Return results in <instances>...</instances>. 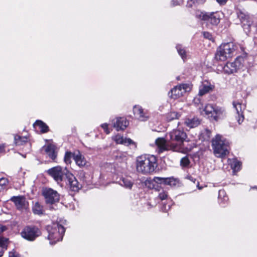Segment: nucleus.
I'll list each match as a JSON object with an SVG mask.
<instances>
[{"instance_id": "obj_1", "label": "nucleus", "mask_w": 257, "mask_h": 257, "mask_svg": "<svg viewBox=\"0 0 257 257\" xmlns=\"http://www.w3.org/2000/svg\"><path fill=\"white\" fill-rule=\"evenodd\" d=\"M187 139V135L183 130L180 128L174 129L167 134L166 139L159 138L156 140L155 143L159 152H162L168 150L177 151Z\"/></svg>"}, {"instance_id": "obj_2", "label": "nucleus", "mask_w": 257, "mask_h": 257, "mask_svg": "<svg viewBox=\"0 0 257 257\" xmlns=\"http://www.w3.org/2000/svg\"><path fill=\"white\" fill-rule=\"evenodd\" d=\"M158 166L157 159L154 155H143L137 158V171L143 174H150L155 171Z\"/></svg>"}, {"instance_id": "obj_3", "label": "nucleus", "mask_w": 257, "mask_h": 257, "mask_svg": "<svg viewBox=\"0 0 257 257\" xmlns=\"http://www.w3.org/2000/svg\"><path fill=\"white\" fill-rule=\"evenodd\" d=\"M214 154L216 157L223 158L229 153V143L222 136L217 135L212 141Z\"/></svg>"}, {"instance_id": "obj_4", "label": "nucleus", "mask_w": 257, "mask_h": 257, "mask_svg": "<svg viewBox=\"0 0 257 257\" xmlns=\"http://www.w3.org/2000/svg\"><path fill=\"white\" fill-rule=\"evenodd\" d=\"M47 230L48 232V238L51 244L61 240L65 231L64 227L57 222L48 225Z\"/></svg>"}, {"instance_id": "obj_5", "label": "nucleus", "mask_w": 257, "mask_h": 257, "mask_svg": "<svg viewBox=\"0 0 257 257\" xmlns=\"http://www.w3.org/2000/svg\"><path fill=\"white\" fill-rule=\"evenodd\" d=\"M177 183L176 179L173 177L163 178L155 177L153 179H147L145 181V185L150 189H155L160 191L159 184H164L171 186H175Z\"/></svg>"}, {"instance_id": "obj_6", "label": "nucleus", "mask_w": 257, "mask_h": 257, "mask_svg": "<svg viewBox=\"0 0 257 257\" xmlns=\"http://www.w3.org/2000/svg\"><path fill=\"white\" fill-rule=\"evenodd\" d=\"M197 18L202 21H206L212 25L216 26L220 20V13L218 12H205L197 11L196 13Z\"/></svg>"}, {"instance_id": "obj_7", "label": "nucleus", "mask_w": 257, "mask_h": 257, "mask_svg": "<svg viewBox=\"0 0 257 257\" xmlns=\"http://www.w3.org/2000/svg\"><path fill=\"white\" fill-rule=\"evenodd\" d=\"M47 172L58 183L66 181L67 175L70 173L66 168H63L59 166L49 169Z\"/></svg>"}, {"instance_id": "obj_8", "label": "nucleus", "mask_w": 257, "mask_h": 257, "mask_svg": "<svg viewBox=\"0 0 257 257\" xmlns=\"http://www.w3.org/2000/svg\"><path fill=\"white\" fill-rule=\"evenodd\" d=\"M21 236L29 241H34L40 236L41 231L37 226L34 225L26 226L21 233Z\"/></svg>"}, {"instance_id": "obj_9", "label": "nucleus", "mask_w": 257, "mask_h": 257, "mask_svg": "<svg viewBox=\"0 0 257 257\" xmlns=\"http://www.w3.org/2000/svg\"><path fill=\"white\" fill-rule=\"evenodd\" d=\"M243 61L242 57H237L233 62H227L223 68V71L228 74L237 72L243 67Z\"/></svg>"}, {"instance_id": "obj_10", "label": "nucleus", "mask_w": 257, "mask_h": 257, "mask_svg": "<svg viewBox=\"0 0 257 257\" xmlns=\"http://www.w3.org/2000/svg\"><path fill=\"white\" fill-rule=\"evenodd\" d=\"M42 194L44 196L47 204H53L59 201V194L56 191L51 188H46L44 189Z\"/></svg>"}, {"instance_id": "obj_11", "label": "nucleus", "mask_w": 257, "mask_h": 257, "mask_svg": "<svg viewBox=\"0 0 257 257\" xmlns=\"http://www.w3.org/2000/svg\"><path fill=\"white\" fill-rule=\"evenodd\" d=\"M10 200L15 204L16 208L19 210H26L29 207V202L24 196H14L11 198Z\"/></svg>"}, {"instance_id": "obj_12", "label": "nucleus", "mask_w": 257, "mask_h": 257, "mask_svg": "<svg viewBox=\"0 0 257 257\" xmlns=\"http://www.w3.org/2000/svg\"><path fill=\"white\" fill-rule=\"evenodd\" d=\"M134 114L135 117L141 121H146L149 118V115L146 110L139 105H135L133 108Z\"/></svg>"}, {"instance_id": "obj_13", "label": "nucleus", "mask_w": 257, "mask_h": 257, "mask_svg": "<svg viewBox=\"0 0 257 257\" xmlns=\"http://www.w3.org/2000/svg\"><path fill=\"white\" fill-rule=\"evenodd\" d=\"M65 181L68 182L70 188L73 191H77L81 187L75 177L70 172L67 175Z\"/></svg>"}, {"instance_id": "obj_14", "label": "nucleus", "mask_w": 257, "mask_h": 257, "mask_svg": "<svg viewBox=\"0 0 257 257\" xmlns=\"http://www.w3.org/2000/svg\"><path fill=\"white\" fill-rule=\"evenodd\" d=\"M113 126L117 131L124 130L129 124L128 121L124 117H117L112 121Z\"/></svg>"}, {"instance_id": "obj_15", "label": "nucleus", "mask_w": 257, "mask_h": 257, "mask_svg": "<svg viewBox=\"0 0 257 257\" xmlns=\"http://www.w3.org/2000/svg\"><path fill=\"white\" fill-rule=\"evenodd\" d=\"M204 111L205 113L207 115H211L215 119H217L218 114L220 113V110L216 108H215L212 104H207L202 110Z\"/></svg>"}, {"instance_id": "obj_16", "label": "nucleus", "mask_w": 257, "mask_h": 257, "mask_svg": "<svg viewBox=\"0 0 257 257\" xmlns=\"http://www.w3.org/2000/svg\"><path fill=\"white\" fill-rule=\"evenodd\" d=\"M220 46L229 58L233 55L236 49V46L232 42L225 43L221 45Z\"/></svg>"}, {"instance_id": "obj_17", "label": "nucleus", "mask_w": 257, "mask_h": 257, "mask_svg": "<svg viewBox=\"0 0 257 257\" xmlns=\"http://www.w3.org/2000/svg\"><path fill=\"white\" fill-rule=\"evenodd\" d=\"M233 105L237 114L236 116L237 121L239 124H241L244 120V116L242 114V106L240 103L235 101L233 102Z\"/></svg>"}, {"instance_id": "obj_18", "label": "nucleus", "mask_w": 257, "mask_h": 257, "mask_svg": "<svg viewBox=\"0 0 257 257\" xmlns=\"http://www.w3.org/2000/svg\"><path fill=\"white\" fill-rule=\"evenodd\" d=\"M73 159L76 165L80 168L84 167L87 164L85 157L79 152L73 154Z\"/></svg>"}, {"instance_id": "obj_19", "label": "nucleus", "mask_w": 257, "mask_h": 257, "mask_svg": "<svg viewBox=\"0 0 257 257\" xmlns=\"http://www.w3.org/2000/svg\"><path fill=\"white\" fill-rule=\"evenodd\" d=\"M180 85L174 87L169 93L170 96L173 99H177L184 94V90L182 89Z\"/></svg>"}, {"instance_id": "obj_20", "label": "nucleus", "mask_w": 257, "mask_h": 257, "mask_svg": "<svg viewBox=\"0 0 257 257\" xmlns=\"http://www.w3.org/2000/svg\"><path fill=\"white\" fill-rule=\"evenodd\" d=\"M134 181L130 177H122L119 181V184L126 189H131L133 185Z\"/></svg>"}, {"instance_id": "obj_21", "label": "nucleus", "mask_w": 257, "mask_h": 257, "mask_svg": "<svg viewBox=\"0 0 257 257\" xmlns=\"http://www.w3.org/2000/svg\"><path fill=\"white\" fill-rule=\"evenodd\" d=\"M184 123L189 128H194L199 125L200 120L196 117H189L185 119Z\"/></svg>"}, {"instance_id": "obj_22", "label": "nucleus", "mask_w": 257, "mask_h": 257, "mask_svg": "<svg viewBox=\"0 0 257 257\" xmlns=\"http://www.w3.org/2000/svg\"><path fill=\"white\" fill-rule=\"evenodd\" d=\"M228 58L229 57L226 54L225 52L222 50V48L220 46L215 53V59L217 61H224Z\"/></svg>"}, {"instance_id": "obj_23", "label": "nucleus", "mask_w": 257, "mask_h": 257, "mask_svg": "<svg viewBox=\"0 0 257 257\" xmlns=\"http://www.w3.org/2000/svg\"><path fill=\"white\" fill-rule=\"evenodd\" d=\"M114 140L117 144H122L125 146H128L131 144H133V141L131 139L123 138L120 135H116L114 137Z\"/></svg>"}, {"instance_id": "obj_24", "label": "nucleus", "mask_w": 257, "mask_h": 257, "mask_svg": "<svg viewBox=\"0 0 257 257\" xmlns=\"http://www.w3.org/2000/svg\"><path fill=\"white\" fill-rule=\"evenodd\" d=\"M241 24L243 30L246 34L250 33L252 29L255 28L251 19L248 20H244Z\"/></svg>"}, {"instance_id": "obj_25", "label": "nucleus", "mask_w": 257, "mask_h": 257, "mask_svg": "<svg viewBox=\"0 0 257 257\" xmlns=\"http://www.w3.org/2000/svg\"><path fill=\"white\" fill-rule=\"evenodd\" d=\"M45 151L48 154L50 158L53 160H55L57 155L55 153L54 147L51 145H48L45 147Z\"/></svg>"}, {"instance_id": "obj_26", "label": "nucleus", "mask_w": 257, "mask_h": 257, "mask_svg": "<svg viewBox=\"0 0 257 257\" xmlns=\"http://www.w3.org/2000/svg\"><path fill=\"white\" fill-rule=\"evenodd\" d=\"M28 139L26 137H21L18 135L14 136V143L17 146H22L27 143Z\"/></svg>"}, {"instance_id": "obj_27", "label": "nucleus", "mask_w": 257, "mask_h": 257, "mask_svg": "<svg viewBox=\"0 0 257 257\" xmlns=\"http://www.w3.org/2000/svg\"><path fill=\"white\" fill-rule=\"evenodd\" d=\"M34 125L35 127H38L41 130V132L43 133H46L49 130V127L47 124L41 120H37L34 124Z\"/></svg>"}, {"instance_id": "obj_28", "label": "nucleus", "mask_w": 257, "mask_h": 257, "mask_svg": "<svg viewBox=\"0 0 257 257\" xmlns=\"http://www.w3.org/2000/svg\"><path fill=\"white\" fill-rule=\"evenodd\" d=\"M229 164L231 165V168L234 171H238L240 169L241 162L238 161L236 159L232 160L229 159Z\"/></svg>"}, {"instance_id": "obj_29", "label": "nucleus", "mask_w": 257, "mask_h": 257, "mask_svg": "<svg viewBox=\"0 0 257 257\" xmlns=\"http://www.w3.org/2000/svg\"><path fill=\"white\" fill-rule=\"evenodd\" d=\"M211 89L212 88L210 85L208 84H203L201 86H200L199 94L200 96H202L209 92Z\"/></svg>"}, {"instance_id": "obj_30", "label": "nucleus", "mask_w": 257, "mask_h": 257, "mask_svg": "<svg viewBox=\"0 0 257 257\" xmlns=\"http://www.w3.org/2000/svg\"><path fill=\"white\" fill-rule=\"evenodd\" d=\"M236 14L241 23L244 20H248L251 19L247 14L242 11L238 10Z\"/></svg>"}, {"instance_id": "obj_31", "label": "nucleus", "mask_w": 257, "mask_h": 257, "mask_svg": "<svg viewBox=\"0 0 257 257\" xmlns=\"http://www.w3.org/2000/svg\"><path fill=\"white\" fill-rule=\"evenodd\" d=\"M32 210L35 214L40 215L43 213V206L38 202L35 203Z\"/></svg>"}, {"instance_id": "obj_32", "label": "nucleus", "mask_w": 257, "mask_h": 257, "mask_svg": "<svg viewBox=\"0 0 257 257\" xmlns=\"http://www.w3.org/2000/svg\"><path fill=\"white\" fill-rule=\"evenodd\" d=\"M9 183L8 179L2 178L0 179V192L7 188Z\"/></svg>"}, {"instance_id": "obj_33", "label": "nucleus", "mask_w": 257, "mask_h": 257, "mask_svg": "<svg viewBox=\"0 0 257 257\" xmlns=\"http://www.w3.org/2000/svg\"><path fill=\"white\" fill-rule=\"evenodd\" d=\"M8 241V239L0 237V257L3 255V249H6V243Z\"/></svg>"}, {"instance_id": "obj_34", "label": "nucleus", "mask_w": 257, "mask_h": 257, "mask_svg": "<svg viewBox=\"0 0 257 257\" xmlns=\"http://www.w3.org/2000/svg\"><path fill=\"white\" fill-rule=\"evenodd\" d=\"M177 50L179 53V54L181 56L182 58L184 60L186 57V51L182 48V46L180 45H178L176 46Z\"/></svg>"}, {"instance_id": "obj_35", "label": "nucleus", "mask_w": 257, "mask_h": 257, "mask_svg": "<svg viewBox=\"0 0 257 257\" xmlns=\"http://www.w3.org/2000/svg\"><path fill=\"white\" fill-rule=\"evenodd\" d=\"M72 157L73 158V154L70 152H66L64 158L65 162L67 164H70Z\"/></svg>"}, {"instance_id": "obj_36", "label": "nucleus", "mask_w": 257, "mask_h": 257, "mask_svg": "<svg viewBox=\"0 0 257 257\" xmlns=\"http://www.w3.org/2000/svg\"><path fill=\"white\" fill-rule=\"evenodd\" d=\"M178 113L176 112H171L167 115V119L171 121L174 119L178 118L179 117Z\"/></svg>"}, {"instance_id": "obj_37", "label": "nucleus", "mask_w": 257, "mask_h": 257, "mask_svg": "<svg viewBox=\"0 0 257 257\" xmlns=\"http://www.w3.org/2000/svg\"><path fill=\"white\" fill-rule=\"evenodd\" d=\"M168 193L166 191L162 190L159 194L158 197L161 200H163L168 198Z\"/></svg>"}, {"instance_id": "obj_38", "label": "nucleus", "mask_w": 257, "mask_h": 257, "mask_svg": "<svg viewBox=\"0 0 257 257\" xmlns=\"http://www.w3.org/2000/svg\"><path fill=\"white\" fill-rule=\"evenodd\" d=\"M190 163V161L188 158L186 157H185L181 159L180 161L181 165L183 167H187L189 165Z\"/></svg>"}, {"instance_id": "obj_39", "label": "nucleus", "mask_w": 257, "mask_h": 257, "mask_svg": "<svg viewBox=\"0 0 257 257\" xmlns=\"http://www.w3.org/2000/svg\"><path fill=\"white\" fill-rule=\"evenodd\" d=\"M182 89L184 90V93L187 91H189L191 89V87L189 84H182L179 85Z\"/></svg>"}, {"instance_id": "obj_40", "label": "nucleus", "mask_w": 257, "mask_h": 257, "mask_svg": "<svg viewBox=\"0 0 257 257\" xmlns=\"http://www.w3.org/2000/svg\"><path fill=\"white\" fill-rule=\"evenodd\" d=\"M101 126L102 128L104 130V132L107 134H108L110 133V132L108 128V124L107 123H103L101 125Z\"/></svg>"}, {"instance_id": "obj_41", "label": "nucleus", "mask_w": 257, "mask_h": 257, "mask_svg": "<svg viewBox=\"0 0 257 257\" xmlns=\"http://www.w3.org/2000/svg\"><path fill=\"white\" fill-rule=\"evenodd\" d=\"M203 36L204 38L211 40L212 38V35L209 32H205L203 33Z\"/></svg>"}, {"instance_id": "obj_42", "label": "nucleus", "mask_w": 257, "mask_h": 257, "mask_svg": "<svg viewBox=\"0 0 257 257\" xmlns=\"http://www.w3.org/2000/svg\"><path fill=\"white\" fill-rule=\"evenodd\" d=\"M9 257H21L20 255L15 251L10 252Z\"/></svg>"}, {"instance_id": "obj_43", "label": "nucleus", "mask_w": 257, "mask_h": 257, "mask_svg": "<svg viewBox=\"0 0 257 257\" xmlns=\"http://www.w3.org/2000/svg\"><path fill=\"white\" fill-rule=\"evenodd\" d=\"M183 3V0H173L172 4L174 6L179 5Z\"/></svg>"}, {"instance_id": "obj_44", "label": "nucleus", "mask_w": 257, "mask_h": 257, "mask_svg": "<svg viewBox=\"0 0 257 257\" xmlns=\"http://www.w3.org/2000/svg\"><path fill=\"white\" fill-rule=\"evenodd\" d=\"M204 134L205 135L207 136L208 138H210V135H211V132L209 130H208V129L205 130V132H204Z\"/></svg>"}, {"instance_id": "obj_45", "label": "nucleus", "mask_w": 257, "mask_h": 257, "mask_svg": "<svg viewBox=\"0 0 257 257\" xmlns=\"http://www.w3.org/2000/svg\"><path fill=\"white\" fill-rule=\"evenodd\" d=\"M5 145L4 144L0 145V153H3L5 152Z\"/></svg>"}, {"instance_id": "obj_46", "label": "nucleus", "mask_w": 257, "mask_h": 257, "mask_svg": "<svg viewBox=\"0 0 257 257\" xmlns=\"http://www.w3.org/2000/svg\"><path fill=\"white\" fill-rule=\"evenodd\" d=\"M216 1L221 5H225L227 1V0H216Z\"/></svg>"}, {"instance_id": "obj_47", "label": "nucleus", "mask_w": 257, "mask_h": 257, "mask_svg": "<svg viewBox=\"0 0 257 257\" xmlns=\"http://www.w3.org/2000/svg\"><path fill=\"white\" fill-rule=\"evenodd\" d=\"M6 227L4 226H0V232H2L6 230Z\"/></svg>"}, {"instance_id": "obj_48", "label": "nucleus", "mask_w": 257, "mask_h": 257, "mask_svg": "<svg viewBox=\"0 0 257 257\" xmlns=\"http://www.w3.org/2000/svg\"><path fill=\"white\" fill-rule=\"evenodd\" d=\"M254 44L257 46V34L254 38Z\"/></svg>"}, {"instance_id": "obj_49", "label": "nucleus", "mask_w": 257, "mask_h": 257, "mask_svg": "<svg viewBox=\"0 0 257 257\" xmlns=\"http://www.w3.org/2000/svg\"><path fill=\"white\" fill-rule=\"evenodd\" d=\"M222 194H224V191L223 190H220L219 191V196L218 197L220 198L221 197V195Z\"/></svg>"}, {"instance_id": "obj_50", "label": "nucleus", "mask_w": 257, "mask_h": 257, "mask_svg": "<svg viewBox=\"0 0 257 257\" xmlns=\"http://www.w3.org/2000/svg\"><path fill=\"white\" fill-rule=\"evenodd\" d=\"M189 179H190L191 181H193V182H194V180H195V179H194V178H193V177H189Z\"/></svg>"}, {"instance_id": "obj_51", "label": "nucleus", "mask_w": 257, "mask_h": 257, "mask_svg": "<svg viewBox=\"0 0 257 257\" xmlns=\"http://www.w3.org/2000/svg\"><path fill=\"white\" fill-rule=\"evenodd\" d=\"M226 198H227V197L224 198V200H226Z\"/></svg>"}]
</instances>
